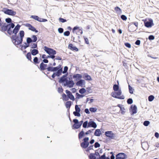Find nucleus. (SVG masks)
Masks as SVG:
<instances>
[{
	"label": "nucleus",
	"mask_w": 159,
	"mask_h": 159,
	"mask_svg": "<svg viewBox=\"0 0 159 159\" xmlns=\"http://www.w3.org/2000/svg\"><path fill=\"white\" fill-rule=\"evenodd\" d=\"M31 54L33 56H35L39 53V51L37 49H34L32 50L31 49Z\"/></svg>",
	"instance_id": "412c9836"
},
{
	"label": "nucleus",
	"mask_w": 159,
	"mask_h": 159,
	"mask_svg": "<svg viewBox=\"0 0 159 159\" xmlns=\"http://www.w3.org/2000/svg\"><path fill=\"white\" fill-rule=\"evenodd\" d=\"M70 50L75 51H78V49L76 47L74 46L72 44H70L68 46Z\"/></svg>",
	"instance_id": "6ab92c4d"
},
{
	"label": "nucleus",
	"mask_w": 159,
	"mask_h": 159,
	"mask_svg": "<svg viewBox=\"0 0 159 159\" xmlns=\"http://www.w3.org/2000/svg\"><path fill=\"white\" fill-rule=\"evenodd\" d=\"M70 34V32L69 31H67L64 33V35L65 36H68Z\"/></svg>",
	"instance_id": "5fc2aeb1"
},
{
	"label": "nucleus",
	"mask_w": 159,
	"mask_h": 159,
	"mask_svg": "<svg viewBox=\"0 0 159 159\" xmlns=\"http://www.w3.org/2000/svg\"><path fill=\"white\" fill-rule=\"evenodd\" d=\"M133 25H134L136 26V29H137L138 27V23L137 22H133Z\"/></svg>",
	"instance_id": "680f3d73"
},
{
	"label": "nucleus",
	"mask_w": 159,
	"mask_h": 159,
	"mask_svg": "<svg viewBox=\"0 0 159 159\" xmlns=\"http://www.w3.org/2000/svg\"><path fill=\"white\" fill-rule=\"evenodd\" d=\"M84 80H80L78 81L76 83V85L78 86H81L83 84Z\"/></svg>",
	"instance_id": "a878e982"
},
{
	"label": "nucleus",
	"mask_w": 159,
	"mask_h": 159,
	"mask_svg": "<svg viewBox=\"0 0 159 159\" xmlns=\"http://www.w3.org/2000/svg\"><path fill=\"white\" fill-rule=\"evenodd\" d=\"M71 106V102L70 101H67L66 103V106L67 108H70Z\"/></svg>",
	"instance_id": "c756f323"
},
{
	"label": "nucleus",
	"mask_w": 159,
	"mask_h": 159,
	"mask_svg": "<svg viewBox=\"0 0 159 159\" xmlns=\"http://www.w3.org/2000/svg\"><path fill=\"white\" fill-rule=\"evenodd\" d=\"M132 110V114H135L137 112V107L135 105H132L130 107Z\"/></svg>",
	"instance_id": "f3484780"
},
{
	"label": "nucleus",
	"mask_w": 159,
	"mask_h": 159,
	"mask_svg": "<svg viewBox=\"0 0 159 159\" xmlns=\"http://www.w3.org/2000/svg\"><path fill=\"white\" fill-rule=\"evenodd\" d=\"M68 70V67L67 66H65L64 67V71H62V73L65 74L67 72V71Z\"/></svg>",
	"instance_id": "de8ad7c7"
},
{
	"label": "nucleus",
	"mask_w": 159,
	"mask_h": 159,
	"mask_svg": "<svg viewBox=\"0 0 159 159\" xmlns=\"http://www.w3.org/2000/svg\"><path fill=\"white\" fill-rule=\"evenodd\" d=\"M15 26L14 24L12 23L8 24L4 23L1 27V30L3 32L7 31V33L10 35H11L12 34H14L11 38L13 43L16 45L22 43L23 38L24 36L25 33L23 30L20 31L17 36V34L20 29V25L18 24L12 31L11 29H13Z\"/></svg>",
	"instance_id": "f257e3e1"
},
{
	"label": "nucleus",
	"mask_w": 159,
	"mask_h": 159,
	"mask_svg": "<svg viewBox=\"0 0 159 159\" xmlns=\"http://www.w3.org/2000/svg\"><path fill=\"white\" fill-rule=\"evenodd\" d=\"M57 68L56 67H53L52 66H49L47 68L48 71H57Z\"/></svg>",
	"instance_id": "aec40b11"
},
{
	"label": "nucleus",
	"mask_w": 159,
	"mask_h": 159,
	"mask_svg": "<svg viewBox=\"0 0 159 159\" xmlns=\"http://www.w3.org/2000/svg\"><path fill=\"white\" fill-rule=\"evenodd\" d=\"M26 57L27 59H28L29 60H30L31 61V53L30 52H28L26 55Z\"/></svg>",
	"instance_id": "c9c22d12"
},
{
	"label": "nucleus",
	"mask_w": 159,
	"mask_h": 159,
	"mask_svg": "<svg viewBox=\"0 0 159 159\" xmlns=\"http://www.w3.org/2000/svg\"><path fill=\"white\" fill-rule=\"evenodd\" d=\"M115 10L117 12L119 13L121 11L120 9L118 7H116L115 8Z\"/></svg>",
	"instance_id": "603ef678"
},
{
	"label": "nucleus",
	"mask_w": 159,
	"mask_h": 159,
	"mask_svg": "<svg viewBox=\"0 0 159 159\" xmlns=\"http://www.w3.org/2000/svg\"><path fill=\"white\" fill-rule=\"evenodd\" d=\"M74 84L73 81L72 80H68L64 84V86H67L69 88H70L73 87Z\"/></svg>",
	"instance_id": "0eeeda50"
},
{
	"label": "nucleus",
	"mask_w": 159,
	"mask_h": 159,
	"mask_svg": "<svg viewBox=\"0 0 159 159\" xmlns=\"http://www.w3.org/2000/svg\"><path fill=\"white\" fill-rule=\"evenodd\" d=\"M120 110L121 111V113L122 114H124L125 112V109L124 107L120 108Z\"/></svg>",
	"instance_id": "8fccbe9b"
},
{
	"label": "nucleus",
	"mask_w": 159,
	"mask_h": 159,
	"mask_svg": "<svg viewBox=\"0 0 159 159\" xmlns=\"http://www.w3.org/2000/svg\"><path fill=\"white\" fill-rule=\"evenodd\" d=\"M128 86L129 93L131 94H133L134 89L129 85Z\"/></svg>",
	"instance_id": "473e14b6"
},
{
	"label": "nucleus",
	"mask_w": 159,
	"mask_h": 159,
	"mask_svg": "<svg viewBox=\"0 0 159 159\" xmlns=\"http://www.w3.org/2000/svg\"><path fill=\"white\" fill-rule=\"evenodd\" d=\"M150 123V122L149 121L145 120L144 121L143 124L145 126H147Z\"/></svg>",
	"instance_id": "79ce46f5"
},
{
	"label": "nucleus",
	"mask_w": 159,
	"mask_h": 159,
	"mask_svg": "<svg viewBox=\"0 0 159 159\" xmlns=\"http://www.w3.org/2000/svg\"><path fill=\"white\" fill-rule=\"evenodd\" d=\"M25 26L27 27H28L29 30L33 31L35 32V33H37L38 32L34 26L30 24H26Z\"/></svg>",
	"instance_id": "f8f14e48"
},
{
	"label": "nucleus",
	"mask_w": 159,
	"mask_h": 159,
	"mask_svg": "<svg viewBox=\"0 0 159 159\" xmlns=\"http://www.w3.org/2000/svg\"><path fill=\"white\" fill-rule=\"evenodd\" d=\"M76 95L77 96L76 98L78 99H79L80 98H83L84 96V95L80 94L77 93H76Z\"/></svg>",
	"instance_id": "37998d69"
},
{
	"label": "nucleus",
	"mask_w": 159,
	"mask_h": 159,
	"mask_svg": "<svg viewBox=\"0 0 159 159\" xmlns=\"http://www.w3.org/2000/svg\"><path fill=\"white\" fill-rule=\"evenodd\" d=\"M82 76L80 74H76L74 75L73 76V78H76V80H77L82 78Z\"/></svg>",
	"instance_id": "4be33fe9"
},
{
	"label": "nucleus",
	"mask_w": 159,
	"mask_h": 159,
	"mask_svg": "<svg viewBox=\"0 0 159 159\" xmlns=\"http://www.w3.org/2000/svg\"><path fill=\"white\" fill-rule=\"evenodd\" d=\"M127 158V155L124 153H119L116 156V159H126Z\"/></svg>",
	"instance_id": "423d86ee"
},
{
	"label": "nucleus",
	"mask_w": 159,
	"mask_h": 159,
	"mask_svg": "<svg viewBox=\"0 0 159 159\" xmlns=\"http://www.w3.org/2000/svg\"><path fill=\"white\" fill-rule=\"evenodd\" d=\"M75 108L76 112H80V108L78 107V106L77 105H76L75 106Z\"/></svg>",
	"instance_id": "f704fd0d"
},
{
	"label": "nucleus",
	"mask_w": 159,
	"mask_h": 159,
	"mask_svg": "<svg viewBox=\"0 0 159 159\" xmlns=\"http://www.w3.org/2000/svg\"><path fill=\"white\" fill-rule=\"evenodd\" d=\"M59 33H62L63 32V29L61 28H59L58 30Z\"/></svg>",
	"instance_id": "bf43d9fd"
},
{
	"label": "nucleus",
	"mask_w": 159,
	"mask_h": 159,
	"mask_svg": "<svg viewBox=\"0 0 159 159\" xmlns=\"http://www.w3.org/2000/svg\"><path fill=\"white\" fill-rule=\"evenodd\" d=\"M89 122H88V121H86L84 122L83 124V127L84 128H86L88 127V126Z\"/></svg>",
	"instance_id": "2f4dec72"
},
{
	"label": "nucleus",
	"mask_w": 159,
	"mask_h": 159,
	"mask_svg": "<svg viewBox=\"0 0 159 159\" xmlns=\"http://www.w3.org/2000/svg\"><path fill=\"white\" fill-rule=\"evenodd\" d=\"M133 102V100L131 98H129L127 99V102L128 104H131Z\"/></svg>",
	"instance_id": "a18cd8bd"
},
{
	"label": "nucleus",
	"mask_w": 159,
	"mask_h": 159,
	"mask_svg": "<svg viewBox=\"0 0 159 159\" xmlns=\"http://www.w3.org/2000/svg\"><path fill=\"white\" fill-rule=\"evenodd\" d=\"M73 114L75 116H77L78 117H80V116L81 115L80 113V112H76L75 111H74L73 112Z\"/></svg>",
	"instance_id": "49530a36"
},
{
	"label": "nucleus",
	"mask_w": 159,
	"mask_h": 159,
	"mask_svg": "<svg viewBox=\"0 0 159 159\" xmlns=\"http://www.w3.org/2000/svg\"><path fill=\"white\" fill-rule=\"evenodd\" d=\"M35 64H38L40 62L39 61L38 58L37 57H35L33 60Z\"/></svg>",
	"instance_id": "7c9ffc66"
},
{
	"label": "nucleus",
	"mask_w": 159,
	"mask_h": 159,
	"mask_svg": "<svg viewBox=\"0 0 159 159\" xmlns=\"http://www.w3.org/2000/svg\"><path fill=\"white\" fill-rule=\"evenodd\" d=\"M89 110L91 112H94L97 111V109L96 107H91Z\"/></svg>",
	"instance_id": "e433bc0d"
},
{
	"label": "nucleus",
	"mask_w": 159,
	"mask_h": 159,
	"mask_svg": "<svg viewBox=\"0 0 159 159\" xmlns=\"http://www.w3.org/2000/svg\"><path fill=\"white\" fill-rule=\"evenodd\" d=\"M62 69H60L59 70H57V71L55 73L56 76H60L61 75L62 73Z\"/></svg>",
	"instance_id": "393cba45"
},
{
	"label": "nucleus",
	"mask_w": 159,
	"mask_h": 159,
	"mask_svg": "<svg viewBox=\"0 0 159 159\" xmlns=\"http://www.w3.org/2000/svg\"><path fill=\"white\" fill-rule=\"evenodd\" d=\"M140 41L139 40H137L135 42V44L137 45H139L140 44Z\"/></svg>",
	"instance_id": "0e129e2a"
},
{
	"label": "nucleus",
	"mask_w": 159,
	"mask_h": 159,
	"mask_svg": "<svg viewBox=\"0 0 159 159\" xmlns=\"http://www.w3.org/2000/svg\"><path fill=\"white\" fill-rule=\"evenodd\" d=\"M31 17L40 22H45L47 21L46 19L40 18L36 16L32 15L31 16Z\"/></svg>",
	"instance_id": "1a4fd4ad"
},
{
	"label": "nucleus",
	"mask_w": 159,
	"mask_h": 159,
	"mask_svg": "<svg viewBox=\"0 0 159 159\" xmlns=\"http://www.w3.org/2000/svg\"><path fill=\"white\" fill-rule=\"evenodd\" d=\"M84 132L83 131H81L78 134V138L79 139H81L84 135Z\"/></svg>",
	"instance_id": "bb28decb"
},
{
	"label": "nucleus",
	"mask_w": 159,
	"mask_h": 159,
	"mask_svg": "<svg viewBox=\"0 0 159 159\" xmlns=\"http://www.w3.org/2000/svg\"><path fill=\"white\" fill-rule=\"evenodd\" d=\"M105 153H104L103 155H102L100 157H99V158H98V159H105Z\"/></svg>",
	"instance_id": "6e6d98bb"
},
{
	"label": "nucleus",
	"mask_w": 159,
	"mask_h": 159,
	"mask_svg": "<svg viewBox=\"0 0 159 159\" xmlns=\"http://www.w3.org/2000/svg\"><path fill=\"white\" fill-rule=\"evenodd\" d=\"M20 46H21V50L25 49L27 48L26 46L25 45H21Z\"/></svg>",
	"instance_id": "774afa93"
},
{
	"label": "nucleus",
	"mask_w": 159,
	"mask_h": 159,
	"mask_svg": "<svg viewBox=\"0 0 159 159\" xmlns=\"http://www.w3.org/2000/svg\"><path fill=\"white\" fill-rule=\"evenodd\" d=\"M97 127L96 123L93 121H91L89 122L88 127H91L96 128Z\"/></svg>",
	"instance_id": "dca6fc26"
},
{
	"label": "nucleus",
	"mask_w": 159,
	"mask_h": 159,
	"mask_svg": "<svg viewBox=\"0 0 159 159\" xmlns=\"http://www.w3.org/2000/svg\"><path fill=\"white\" fill-rule=\"evenodd\" d=\"M83 77L86 80H91L92 79L91 76L87 73H85L83 75Z\"/></svg>",
	"instance_id": "a211bd4d"
},
{
	"label": "nucleus",
	"mask_w": 159,
	"mask_h": 159,
	"mask_svg": "<svg viewBox=\"0 0 159 159\" xmlns=\"http://www.w3.org/2000/svg\"><path fill=\"white\" fill-rule=\"evenodd\" d=\"M63 89L62 88H60V87L58 88V91L59 93H61L63 92Z\"/></svg>",
	"instance_id": "338daca9"
},
{
	"label": "nucleus",
	"mask_w": 159,
	"mask_h": 159,
	"mask_svg": "<svg viewBox=\"0 0 159 159\" xmlns=\"http://www.w3.org/2000/svg\"><path fill=\"white\" fill-rule=\"evenodd\" d=\"M47 66V64H44L42 62L40 64V67L41 70H44L45 69Z\"/></svg>",
	"instance_id": "b1692460"
},
{
	"label": "nucleus",
	"mask_w": 159,
	"mask_h": 159,
	"mask_svg": "<svg viewBox=\"0 0 159 159\" xmlns=\"http://www.w3.org/2000/svg\"><path fill=\"white\" fill-rule=\"evenodd\" d=\"M5 21H6V22H7L8 23L11 24V23H12L11 22V19L10 18H8L6 19Z\"/></svg>",
	"instance_id": "09e8293b"
},
{
	"label": "nucleus",
	"mask_w": 159,
	"mask_h": 159,
	"mask_svg": "<svg viewBox=\"0 0 159 159\" xmlns=\"http://www.w3.org/2000/svg\"><path fill=\"white\" fill-rule=\"evenodd\" d=\"M73 122L74 123L73 126L74 128L75 129H78L80 128V127H78L79 125V121L77 119H74L73 120Z\"/></svg>",
	"instance_id": "2eb2a0df"
},
{
	"label": "nucleus",
	"mask_w": 159,
	"mask_h": 159,
	"mask_svg": "<svg viewBox=\"0 0 159 159\" xmlns=\"http://www.w3.org/2000/svg\"><path fill=\"white\" fill-rule=\"evenodd\" d=\"M94 130V129H93L91 130H89L88 131L85 133V134L87 135L89 134L90 133H92L93 131Z\"/></svg>",
	"instance_id": "4d7b16f0"
},
{
	"label": "nucleus",
	"mask_w": 159,
	"mask_h": 159,
	"mask_svg": "<svg viewBox=\"0 0 159 159\" xmlns=\"http://www.w3.org/2000/svg\"><path fill=\"white\" fill-rule=\"evenodd\" d=\"M59 20L60 22L62 23H64L66 21V19H65L61 18H60L59 19Z\"/></svg>",
	"instance_id": "3c124183"
},
{
	"label": "nucleus",
	"mask_w": 159,
	"mask_h": 159,
	"mask_svg": "<svg viewBox=\"0 0 159 159\" xmlns=\"http://www.w3.org/2000/svg\"><path fill=\"white\" fill-rule=\"evenodd\" d=\"M94 146L95 148H97L99 147L100 145L98 142H96L94 144Z\"/></svg>",
	"instance_id": "864d4df0"
},
{
	"label": "nucleus",
	"mask_w": 159,
	"mask_h": 159,
	"mask_svg": "<svg viewBox=\"0 0 159 159\" xmlns=\"http://www.w3.org/2000/svg\"><path fill=\"white\" fill-rule=\"evenodd\" d=\"M128 28L130 32H133L137 30L133 25V23H131L129 24Z\"/></svg>",
	"instance_id": "4468645a"
},
{
	"label": "nucleus",
	"mask_w": 159,
	"mask_h": 159,
	"mask_svg": "<svg viewBox=\"0 0 159 159\" xmlns=\"http://www.w3.org/2000/svg\"><path fill=\"white\" fill-rule=\"evenodd\" d=\"M84 39L85 40V43L87 44H89V40L88 39L86 38V37H84Z\"/></svg>",
	"instance_id": "69168bd1"
},
{
	"label": "nucleus",
	"mask_w": 159,
	"mask_h": 159,
	"mask_svg": "<svg viewBox=\"0 0 159 159\" xmlns=\"http://www.w3.org/2000/svg\"><path fill=\"white\" fill-rule=\"evenodd\" d=\"M101 134V132L99 129H97L94 133V135L97 136H99Z\"/></svg>",
	"instance_id": "5701e85b"
},
{
	"label": "nucleus",
	"mask_w": 159,
	"mask_h": 159,
	"mask_svg": "<svg viewBox=\"0 0 159 159\" xmlns=\"http://www.w3.org/2000/svg\"><path fill=\"white\" fill-rule=\"evenodd\" d=\"M4 13L6 14L11 16H14L16 14V11L11 9H9L7 8H4L2 11Z\"/></svg>",
	"instance_id": "7ed1b4c3"
},
{
	"label": "nucleus",
	"mask_w": 159,
	"mask_h": 159,
	"mask_svg": "<svg viewBox=\"0 0 159 159\" xmlns=\"http://www.w3.org/2000/svg\"><path fill=\"white\" fill-rule=\"evenodd\" d=\"M89 157L90 159H98V158H96L95 156L93 153L90 154Z\"/></svg>",
	"instance_id": "cd10ccee"
},
{
	"label": "nucleus",
	"mask_w": 159,
	"mask_h": 159,
	"mask_svg": "<svg viewBox=\"0 0 159 159\" xmlns=\"http://www.w3.org/2000/svg\"><path fill=\"white\" fill-rule=\"evenodd\" d=\"M32 38L33 39H32L33 42H35L37 40V38L36 35H33L32 36Z\"/></svg>",
	"instance_id": "c03bdc74"
},
{
	"label": "nucleus",
	"mask_w": 159,
	"mask_h": 159,
	"mask_svg": "<svg viewBox=\"0 0 159 159\" xmlns=\"http://www.w3.org/2000/svg\"><path fill=\"white\" fill-rule=\"evenodd\" d=\"M68 75V73H67L61 77L59 80V82L60 83H64L65 82L66 83V81L68 80L67 78Z\"/></svg>",
	"instance_id": "6e6552de"
},
{
	"label": "nucleus",
	"mask_w": 159,
	"mask_h": 159,
	"mask_svg": "<svg viewBox=\"0 0 159 159\" xmlns=\"http://www.w3.org/2000/svg\"><path fill=\"white\" fill-rule=\"evenodd\" d=\"M121 18L122 20H125L127 19L126 16L124 15H122L121 16Z\"/></svg>",
	"instance_id": "13d9d810"
},
{
	"label": "nucleus",
	"mask_w": 159,
	"mask_h": 159,
	"mask_svg": "<svg viewBox=\"0 0 159 159\" xmlns=\"http://www.w3.org/2000/svg\"><path fill=\"white\" fill-rule=\"evenodd\" d=\"M125 45L127 47H128V48H130L131 47V45L130 43H125Z\"/></svg>",
	"instance_id": "e2e57ef3"
},
{
	"label": "nucleus",
	"mask_w": 159,
	"mask_h": 159,
	"mask_svg": "<svg viewBox=\"0 0 159 159\" xmlns=\"http://www.w3.org/2000/svg\"><path fill=\"white\" fill-rule=\"evenodd\" d=\"M153 20L151 19L144 22V25L147 27H151L153 25Z\"/></svg>",
	"instance_id": "9d476101"
},
{
	"label": "nucleus",
	"mask_w": 159,
	"mask_h": 159,
	"mask_svg": "<svg viewBox=\"0 0 159 159\" xmlns=\"http://www.w3.org/2000/svg\"><path fill=\"white\" fill-rule=\"evenodd\" d=\"M105 134L106 136L111 139H114L115 137V135L111 131H107L105 132Z\"/></svg>",
	"instance_id": "9b49d317"
},
{
	"label": "nucleus",
	"mask_w": 159,
	"mask_h": 159,
	"mask_svg": "<svg viewBox=\"0 0 159 159\" xmlns=\"http://www.w3.org/2000/svg\"><path fill=\"white\" fill-rule=\"evenodd\" d=\"M154 96L152 95L149 96L148 97V101L150 102H151L154 99Z\"/></svg>",
	"instance_id": "4c0bfd02"
},
{
	"label": "nucleus",
	"mask_w": 159,
	"mask_h": 159,
	"mask_svg": "<svg viewBox=\"0 0 159 159\" xmlns=\"http://www.w3.org/2000/svg\"><path fill=\"white\" fill-rule=\"evenodd\" d=\"M44 50L49 55L56 54V52L55 50L52 48H49L46 46L44 47Z\"/></svg>",
	"instance_id": "39448f33"
},
{
	"label": "nucleus",
	"mask_w": 159,
	"mask_h": 159,
	"mask_svg": "<svg viewBox=\"0 0 159 159\" xmlns=\"http://www.w3.org/2000/svg\"><path fill=\"white\" fill-rule=\"evenodd\" d=\"M116 91V92L114 93H112V94H111V95L113 97L119 99H123L125 98V97L124 95H122L119 97L118 96H119L121 94L122 92L121 90L120 89Z\"/></svg>",
	"instance_id": "f03ea898"
},
{
	"label": "nucleus",
	"mask_w": 159,
	"mask_h": 159,
	"mask_svg": "<svg viewBox=\"0 0 159 159\" xmlns=\"http://www.w3.org/2000/svg\"><path fill=\"white\" fill-rule=\"evenodd\" d=\"M89 139V137H85L84 139V141L80 144L81 147L84 148H86L88 147L89 145V143L88 142Z\"/></svg>",
	"instance_id": "20e7f679"
},
{
	"label": "nucleus",
	"mask_w": 159,
	"mask_h": 159,
	"mask_svg": "<svg viewBox=\"0 0 159 159\" xmlns=\"http://www.w3.org/2000/svg\"><path fill=\"white\" fill-rule=\"evenodd\" d=\"M86 91V90L85 89L82 88L79 90V92L81 94H83L85 93Z\"/></svg>",
	"instance_id": "ea45409f"
},
{
	"label": "nucleus",
	"mask_w": 159,
	"mask_h": 159,
	"mask_svg": "<svg viewBox=\"0 0 159 159\" xmlns=\"http://www.w3.org/2000/svg\"><path fill=\"white\" fill-rule=\"evenodd\" d=\"M30 46L32 48H37V44L35 43H33L30 45Z\"/></svg>",
	"instance_id": "72a5a7b5"
},
{
	"label": "nucleus",
	"mask_w": 159,
	"mask_h": 159,
	"mask_svg": "<svg viewBox=\"0 0 159 159\" xmlns=\"http://www.w3.org/2000/svg\"><path fill=\"white\" fill-rule=\"evenodd\" d=\"M62 97L63 99L65 101H67L68 100V97L64 93L62 95Z\"/></svg>",
	"instance_id": "a19ab883"
},
{
	"label": "nucleus",
	"mask_w": 159,
	"mask_h": 159,
	"mask_svg": "<svg viewBox=\"0 0 159 159\" xmlns=\"http://www.w3.org/2000/svg\"><path fill=\"white\" fill-rule=\"evenodd\" d=\"M119 87L118 86V84H115L113 86V89L114 91H117L118 90H119Z\"/></svg>",
	"instance_id": "c85d7f7f"
},
{
	"label": "nucleus",
	"mask_w": 159,
	"mask_h": 159,
	"mask_svg": "<svg viewBox=\"0 0 159 159\" xmlns=\"http://www.w3.org/2000/svg\"><path fill=\"white\" fill-rule=\"evenodd\" d=\"M26 42L28 43H31L33 42L32 39L30 37H28L27 38Z\"/></svg>",
	"instance_id": "58836bf2"
},
{
	"label": "nucleus",
	"mask_w": 159,
	"mask_h": 159,
	"mask_svg": "<svg viewBox=\"0 0 159 159\" xmlns=\"http://www.w3.org/2000/svg\"><path fill=\"white\" fill-rule=\"evenodd\" d=\"M66 93L67 94V96L72 101H74L75 99L74 96L72 94L70 91L66 90Z\"/></svg>",
	"instance_id": "ddd939ff"
},
{
	"label": "nucleus",
	"mask_w": 159,
	"mask_h": 159,
	"mask_svg": "<svg viewBox=\"0 0 159 159\" xmlns=\"http://www.w3.org/2000/svg\"><path fill=\"white\" fill-rule=\"evenodd\" d=\"M155 37L153 35H149L148 37V39L150 40H152L154 39Z\"/></svg>",
	"instance_id": "052dcab7"
}]
</instances>
